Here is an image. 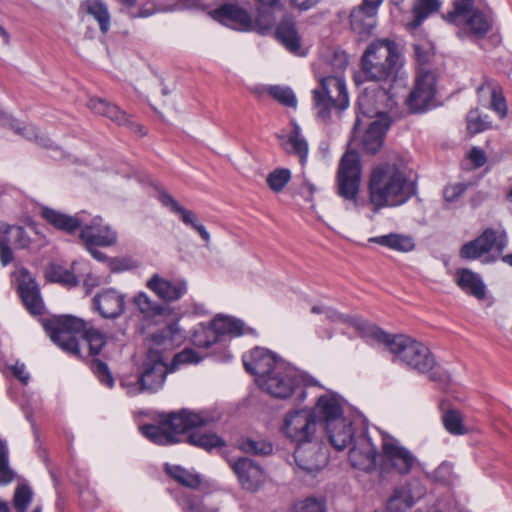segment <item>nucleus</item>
<instances>
[{
    "instance_id": "f257e3e1",
    "label": "nucleus",
    "mask_w": 512,
    "mask_h": 512,
    "mask_svg": "<svg viewBox=\"0 0 512 512\" xmlns=\"http://www.w3.org/2000/svg\"><path fill=\"white\" fill-rule=\"evenodd\" d=\"M219 420V415L209 410L195 412L190 409H181L160 416L159 423L146 424L140 427L141 433L157 445H171L181 441L180 437L192 431L187 436V442L193 446L211 451L222 448L225 441L212 432L201 433L195 430L199 427L209 426Z\"/></svg>"
},
{
    "instance_id": "f03ea898",
    "label": "nucleus",
    "mask_w": 512,
    "mask_h": 512,
    "mask_svg": "<svg viewBox=\"0 0 512 512\" xmlns=\"http://www.w3.org/2000/svg\"><path fill=\"white\" fill-rule=\"evenodd\" d=\"M416 192L417 186L409 178L407 167L401 161L379 163L370 172L368 195L375 212L402 206Z\"/></svg>"
},
{
    "instance_id": "7ed1b4c3",
    "label": "nucleus",
    "mask_w": 512,
    "mask_h": 512,
    "mask_svg": "<svg viewBox=\"0 0 512 512\" xmlns=\"http://www.w3.org/2000/svg\"><path fill=\"white\" fill-rule=\"evenodd\" d=\"M41 325L53 343L75 357H81L77 335L82 334L91 356L99 355L109 338L101 330L88 326L83 319L73 315H52L41 319Z\"/></svg>"
},
{
    "instance_id": "20e7f679",
    "label": "nucleus",
    "mask_w": 512,
    "mask_h": 512,
    "mask_svg": "<svg viewBox=\"0 0 512 512\" xmlns=\"http://www.w3.org/2000/svg\"><path fill=\"white\" fill-rule=\"evenodd\" d=\"M360 328L367 332L378 342L387 346L394 354L395 360L420 373L431 371L436 365L435 358L430 349L423 343L406 335H392L375 325L362 323Z\"/></svg>"
},
{
    "instance_id": "39448f33",
    "label": "nucleus",
    "mask_w": 512,
    "mask_h": 512,
    "mask_svg": "<svg viewBox=\"0 0 512 512\" xmlns=\"http://www.w3.org/2000/svg\"><path fill=\"white\" fill-rule=\"evenodd\" d=\"M360 65L367 81L393 80L401 67L397 43L390 39L373 40L363 52Z\"/></svg>"
},
{
    "instance_id": "423d86ee",
    "label": "nucleus",
    "mask_w": 512,
    "mask_h": 512,
    "mask_svg": "<svg viewBox=\"0 0 512 512\" xmlns=\"http://www.w3.org/2000/svg\"><path fill=\"white\" fill-rule=\"evenodd\" d=\"M312 94L316 115L324 122L331 118L333 112H342L349 105L346 84L339 75L323 77Z\"/></svg>"
},
{
    "instance_id": "0eeeda50",
    "label": "nucleus",
    "mask_w": 512,
    "mask_h": 512,
    "mask_svg": "<svg viewBox=\"0 0 512 512\" xmlns=\"http://www.w3.org/2000/svg\"><path fill=\"white\" fill-rule=\"evenodd\" d=\"M361 180L362 166L359 154L348 149L339 161L335 179L336 194L347 203V208L358 209L361 206Z\"/></svg>"
},
{
    "instance_id": "6e6552de",
    "label": "nucleus",
    "mask_w": 512,
    "mask_h": 512,
    "mask_svg": "<svg viewBox=\"0 0 512 512\" xmlns=\"http://www.w3.org/2000/svg\"><path fill=\"white\" fill-rule=\"evenodd\" d=\"M168 373H171L160 351L150 349L142 363L141 372L135 383L121 382L127 387L128 394L134 395L139 392L155 393L160 390Z\"/></svg>"
},
{
    "instance_id": "1a4fd4ad",
    "label": "nucleus",
    "mask_w": 512,
    "mask_h": 512,
    "mask_svg": "<svg viewBox=\"0 0 512 512\" xmlns=\"http://www.w3.org/2000/svg\"><path fill=\"white\" fill-rule=\"evenodd\" d=\"M474 1L454 0L453 9L444 16V19L455 25L465 24L471 35L482 38L490 31L492 19L474 9Z\"/></svg>"
},
{
    "instance_id": "9d476101",
    "label": "nucleus",
    "mask_w": 512,
    "mask_h": 512,
    "mask_svg": "<svg viewBox=\"0 0 512 512\" xmlns=\"http://www.w3.org/2000/svg\"><path fill=\"white\" fill-rule=\"evenodd\" d=\"M317 425L309 409H298L286 413L281 427L282 433L297 445L311 443L316 436Z\"/></svg>"
},
{
    "instance_id": "9b49d317",
    "label": "nucleus",
    "mask_w": 512,
    "mask_h": 512,
    "mask_svg": "<svg viewBox=\"0 0 512 512\" xmlns=\"http://www.w3.org/2000/svg\"><path fill=\"white\" fill-rule=\"evenodd\" d=\"M507 245L508 237L504 229L487 228L477 238L465 243L459 255L462 259L475 260L490 252L492 248L502 253Z\"/></svg>"
},
{
    "instance_id": "f8f14e48",
    "label": "nucleus",
    "mask_w": 512,
    "mask_h": 512,
    "mask_svg": "<svg viewBox=\"0 0 512 512\" xmlns=\"http://www.w3.org/2000/svg\"><path fill=\"white\" fill-rule=\"evenodd\" d=\"M381 448L383 463L400 475L409 474L417 464L415 455L392 436L383 435Z\"/></svg>"
},
{
    "instance_id": "ddd939ff",
    "label": "nucleus",
    "mask_w": 512,
    "mask_h": 512,
    "mask_svg": "<svg viewBox=\"0 0 512 512\" xmlns=\"http://www.w3.org/2000/svg\"><path fill=\"white\" fill-rule=\"evenodd\" d=\"M436 94V75L432 71H422L415 78L405 103L412 113H422L431 106Z\"/></svg>"
},
{
    "instance_id": "4468645a",
    "label": "nucleus",
    "mask_w": 512,
    "mask_h": 512,
    "mask_svg": "<svg viewBox=\"0 0 512 512\" xmlns=\"http://www.w3.org/2000/svg\"><path fill=\"white\" fill-rule=\"evenodd\" d=\"M300 385V379L292 368L284 363L276 366V369L264 380H260L259 386L271 396L280 399L290 397Z\"/></svg>"
},
{
    "instance_id": "2eb2a0df",
    "label": "nucleus",
    "mask_w": 512,
    "mask_h": 512,
    "mask_svg": "<svg viewBox=\"0 0 512 512\" xmlns=\"http://www.w3.org/2000/svg\"><path fill=\"white\" fill-rule=\"evenodd\" d=\"M215 12L220 19L234 23L241 30H250L254 25L259 29L266 30L271 28L275 21L270 12L261 11L253 21L247 10L235 4H224Z\"/></svg>"
},
{
    "instance_id": "dca6fc26",
    "label": "nucleus",
    "mask_w": 512,
    "mask_h": 512,
    "mask_svg": "<svg viewBox=\"0 0 512 512\" xmlns=\"http://www.w3.org/2000/svg\"><path fill=\"white\" fill-rule=\"evenodd\" d=\"M382 0H362L350 13L351 29L361 40L369 37L376 26V14Z\"/></svg>"
},
{
    "instance_id": "f3484780",
    "label": "nucleus",
    "mask_w": 512,
    "mask_h": 512,
    "mask_svg": "<svg viewBox=\"0 0 512 512\" xmlns=\"http://www.w3.org/2000/svg\"><path fill=\"white\" fill-rule=\"evenodd\" d=\"M348 457L354 468L370 472L376 468L378 450L369 435L362 433L355 437Z\"/></svg>"
},
{
    "instance_id": "a211bd4d",
    "label": "nucleus",
    "mask_w": 512,
    "mask_h": 512,
    "mask_svg": "<svg viewBox=\"0 0 512 512\" xmlns=\"http://www.w3.org/2000/svg\"><path fill=\"white\" fill-rule=\"evenodd\" d=\"M230 467L244 490L255 492L265 481L262 467L249 458L241 457L230 461Z\"/></svg>"
},
{
    "instance_id": "6ab92c4d",
    "label": "nucleus",
    "mask_w": 512,
    "mask_h": 512,
    "mask_svg": "<svg viewBox=\"0 0 512 512\" xmlns=\"http://www.w3.org/2000/svg\"><path fill=\"white\" fill-rule=\"evenodd\" d=\"M80 228L79 236L85 247H108L116 243L117 233L110 226L104 224L101 217L93 218L89 224L84 221Z\"/></svg>"
},
{
    "instance_id": "aec40b11",
    "label": "nucleus",
    "mask_w": 512,
    "mask_h": 512,
    "mask_svg": "<svg viewBox=\"0 0 512 512\" xmlns=\"http://www.w3.org/2000/svg\"><path fill=\"white\" fill-rule=\"evenodd\" d=\"M243 364L246 371L254 375L259 384L260 380H264L276 369V366L283 363L277 361L270 351L256 347L243 357Z\"/></svg>"
},
{
    "instance_id": "412c9836",
    "label": "nucleus",
    "mask_w": 512,
    "mask_h": 512,
    "mask_svg": "<svg viewBox=\"0 0 512 512\" xmlns=\"http://www.w3.org/2000/svg\"><path fill=\"white\" fill-rule=\"evenodd\" d=\"M309 412L313 414L316 425H323L324 429L332 427V425L337 424L338 421L344 418L343 409L339 401L335 397L328 395L320 396L315 406L309 409Z\"/></svg>"
},
{
    "instance_id": "4be33fe9",
    "label": "nucleus",
    "mask_w": 512,
    "mask_h": 512,
    "mask_svg": "<svg viewBox=\"0 0 512 512\" xmlns=\"http://www.w3.org/2000/svg\"><path fill=\"white\" fill-rule=\"evenodd\" d=\"M376 115L377 119L368 124L361 138L363 151L372 155L382 148L385 134L390 126L387 114L377 112Z\"/></svg>"
},
{
    "instance_id": "5701e85b",
    "label": "nucleus",
    "mask_w": 512,
    "mask_h": 512,
    "mask_svg": "<svg viewBox=\"0 0 512 512\" xmlns=\"http://www.w3.org/2000/svg\"><path fill=\"white\" fill-rule=\"evenodd\" d=\"M93 306L103 318H117L125 309V295L110 288L97 293L93 298Z\"/></svg>"
},
{
    "instance_id": "b1692460",
    "label": "nucleus",
    "mask_w": 512,
    "mask_h": 512,
    "mask_svg": "<svg viewBox=\"0 0 512 512\" xmlns=\"http://www.w3.org/2000/svg\"><path fill=\"white\" fill-rule=\"evenodd\" d=\"M207 334L212 335V339L205 341H198V345L208 348L219 340L220 336H240L244 333L243 321L228 317V316H217L211 322V327L206 331Z\"/></svg>"
},
{
    "instance_id": "393cba45",
    "label": "nucleus",
    "mask_w": 512,
    "mask_h": 512,
    "mask_svg": "<svg viewBox=\"0 0 512 512\" xmlns=\"http://www.w3.org/2000/svg\"><path fill=\"white\" fill-rule=\"evenodd\" d=\"M159 201L163 206L169 208L173 213H176L180 216L181 221L187 225L192 227L195 231L199 233L201 238L205 241L206 245L210 242V234L206 230V228L196 221V215L193 211L186 209L182 205H180L174 197L166 191H161L158 197Z\"/></svg>"
},
{
    "instance_id": "a878e982",
    "label": "nucleus",
    "mask_w": 512,
    "mask_h": 512,
    "mask_svg": "<svg viewBox=\"0 0 512 512\" xmlns=\"http://www.w3.org/2000/svg\"><path fill=\"white\" fill-rule=\"evenodd\" d=\"M41 216L55 229L68 234L74 233L81 226H83L84 222L83 213L70 216L49 207H43L41 209Z\"/></svg>"
},
{
    "instance_id": "bb28decb",
    "label": "nucleus",
    "mask_w": 512,
    "mask_h": 512,
    "mask_svg": "<svg viewBox=\"0 0 512 512\" xmlns=\"http://www.w3.org/2000/svg\"><path fill=\"white\" fill-rule=\"evenodd\" d=\"M147 287L164 301H176L187 291V287L184 282L168 281L157 274L147 282Z\"/></svg>"
},
{
    "instance_id": "cd10ccee",
    "label": "nucleus",
    "mask_w": 512,
    "mask_h": 512,
    "mask_svg": "<svg viewBox=\"0 0 512 512\" xmlns=\"http://www.w3.org/2000/svg\"><path fill=\"white\" fill-rule=\"evenodd\" d=\"M330 444L337 451H342L354 442V429L351 422L345 418L332 427L325 428Z\"/></svg>"
},
{
    "instance_id": "c85d7f7f",
    "label": "nucleus",
    "mask_w": 512,
    "mask_h": 512,
    "mask_svg": "<svg viewBox=\"0 0 512 512\" xmlns=\"http://www.w3.org/2000/svg\"><path fill=\"white\" fill-rule=\"evenodd\" d=\"M282 149L288 154H295L300 158L301 164L307 159L308 144L300 133V127L294 123L292 131L284 136H278Z\"/></svg>"
},
{
    "instance_id": "c756f323",
    "label": "nucleus",
    "mask_w": 512,
    "mask_h": 512,
    "mask_svg": "<svg viewBox=\"0 0 512 512\" xmlns=\"http://www.w3.org/2000/svg\"><path fill=\"white\" fill-rule=\"evenodd\" d=\"M87 107L95 114L104 116L114 121L118 125L129 123V117L117 105L108 102L106 99L91 97Z\"/></svg>"
},
{
    "instance_id": "7c9ffc66",
    "label": "nucleus",
    "mask_w": 512,
    "mask_h": 512,
    "mask_svg": "<svg viewBox=\"0 0 512 512\" xmlns=\"http://www.w3.org/2000/svg\"><path fill=\"white\" fill-rule=\"evenodd\" d=\"M18 288L26 309L34 315L42 314L44 305L36 282L31 278L28 280L24 278L20 281Z\"/></svg>"
},
{
    "instance_id": "2f4dec72",
    "label": "nucleus",
    "mask_w": 512,
    "mask_h": 512,
    "mask_svg": "<svg viewBox=\"0 0 512 512\" xmlns=\"http://www.w3.org/2000/svg\"><path fill=\"white\" fill-rule=\"evenodd\" d=\"M458 285L470 295L482 300L486 296V288L481 277L469 269L458 271Z\"/></svg>"
},
{
    "instance_id": "473e14b6",
    "label": "nucleus",
    "mask_w": 512,
    "mask_h": 512,
    "mask_svg": "<svg viewBox=\"0 0 512 512\" xmlns=\"http://www.w3.org/2000/svg\"><path fill=\"white\" fill-rule=\"evenodd\" d=\"M369 241L404 253L412 251L415 247L412 237L397 233L372 237Z\"/></svg>"
},
{
    "instance_id": "72a5a7b5",
    "label": "nucleus",
    "mask_w": 512,
    "mask_h": 512,
    "mask_svg": "<svg viewBox=\"0 0 512 512\" xmlns=\"http://www.w3.org/2000/svg\"><path fill=\"white\" fill-rule=\"evenodd\" d=\"M165 472L180 485L197 490L202 483L200 474L189 471L179 465H165Z\"/></svg>"
},
{
    "instance_id": "f704fd0d",
    "label": "nucleus",
    "mask_w": 512,
    "mask_h": 512,
    "mask_svg": "<svg viewBox=\"0 0 512 512\" xmlns=\"http://www.w3.org/2000/svg\"><path fill=\"white\" fill-rule=\"evenodd\" d=\"M441 6L439 0H415L412 7L413 20L407 24L410 30L417 29L425 19L436 13Z\"/></svg>"
},
{
    "instance_id": "c9c22d12",
    "label": "nucleus",
    "mask_w": 512,
    "mask_h": 512,
    "mask_svg": "<svg viewBox=\"0 0 512 512\" xmlns=\"http://www.w3.org/2000/svg\"><path fill=\"white\" fill-rule=\"evenodd\" d=\"M276 36L291 52L299 50L300 38L292 20L285 19L281 21L276 28Z\"/></svg>"
},
{
    "instance_id": "e433bc0d",
    "label": "nucleus",
    "mask_w": 512,
    "mask_h": 512,
    "mask_svg": "<svg viewBox=\"0 0 512 512\" xmlns=\"http://www.w3.org/2000/svg\"><path fill=\"white\" fill-rule=\"evenodd\" d=\"M84 6L86 12L98 22L100 31L107 33L111 20L107 5L100 0H86Z\"/></svg>"
},
{
    "instance_id": "4c0bfd02",
    "label": "nucleus",
    "mask_w": 512,
    "mask_h": 512,
    "mask_svg": "<svg viewBox=\"0 0 512 512\" xmlns=\"http://www.w3.org/2000/svg\"><path fill=\"white\" fill-rule=\"evenodd\" d=\"M9 126L16 134L23 136L27 140L35 141L42 147L49 148L52 146L50 138L33 125H21L18 121L12 120Z\"/></svg>"
},
{
    "instance_id": "58836bf2",
    "label": "nucleus",
    "mask_w": 512,
    "mask_h": 512,
    "mask_svg": "<svg viewBox=\"0 0 512 512\" xmlns=\"http://www.w3.org/2000/svg\"><path fill=\"white\" fill-rule=\"evenodd\" d=\"M442 423L445 429L452 435H464L468 429L463 423V415L460 411L449 409L442 415Z\"/></svg>"
},
{
    "instance_id": "ea45409f",
    "label": "nucleus",
    "mask_w": 512,
    "mask_h": 512,
    "mask_svg": "<svg viewBox=\"0 0 512 512\" xmlns=\"http://www.w3.org/2000/svg\"><path fill=\"white\" fill-rule=\"evenodd\" d=\"M239 448L246 454L256 456H267L273 451V446L265 440H255L252 438H242L239 442Z\"/></svg>"
},
{
    "instance_id": "a19ab883",
    "label": "nucleus",
    "mask_w": 512,
    "mask_h": 512,
    "mask_svg": "<svg viewBox=\"0 0 512 512\" xmlns=\"http://www.w3.org/2000/svg\"><path fill=\"white\" fill-rule=\"evenodd\" d=\"M414 501L409 491L397 489L387 501V510L390 512H402L412 507Z\"/></svg>"
},
{
    "instance_id": "79ce46f5",
    "label": "nucleus",
    "mask_w": 512,
    "mask_h": 512,
    "mask_svg": "<svg viewBox=\"0 0 512 512\" xmlns=\"http://www.w3.org/2000/svg\"><path fill=\"white\" fill-rule=\"evenodd\" d=\"M292 174L288 168H276L266 178L268 187L275 193L281 192L291 180Z\"/></svg>"
},
{
    "instance_id": "37998d69",
    "label": "nucleus",
    "mask_w": 512,
    "mask_h": 512,
    "mask_svg": "<svg viewBox=\"0 0 512 512\" xmlns=\"http://www.w3.org/2000/svg\"><path fill=\"white\" fill-rule=\"evenodd\" d=\"M133 302L140 312L148 317L162 315L165 310L163 305L154 303L144 292L138 293L134 297Z\"/></svg>"
},
{
    "instance_id": "c03bdc74",
    "label": "nucleus",
    "mask_w": 512,
    "mask_h": 512,
    "mask_svg": "<svg viewBox=\"0 0 512 512\" xmlns=\"http://www.w3.org/2000/svg\"><path fill=\"white\" fill-rule=\"evenodd\" d=\"M269 95L280 104L295 108L297 106V99L290 87L274 85L268 88Z\"/></svg>"
},
{
    "instance_id": "a18cd8bd",
    "label": "nucleus",
    "mask_w": 512,
    "mask_h": 512,
    "mask_svg": "<svg viewBox=\"0 0 512 512\" xmlns=\"http://www.w3.org/2000/svg\"><path fill=\"white\" fill-rule=\"evenodd\" d=\"M467 132L470 135H475L488 130L491 127V122L487 116L482 117L478 109H472L467 114Z\"/></svg>"
},
{
    "instance_id": "49530a36",
    "label": "nucleus",
    "mask_w": 512,
    "mask_h": 512,
    "mask_svg": "<svg viewBox=\"0 0 512 512\" xmlns=\"http://www.w3.org/2000/svg\"><path fill=\"white\" fill-rule=\"evenodd\" d=\"M414 57L417 63L421 66L429 64L434 55V46L428 40H420L412 44Z\"/></svg>"
},
{
    "instance_id": "de8ad7c7",
    "label": "nucleus",
    "mask_w": 512,
    "mask_h": 512,
    "mask_svg": "<svg viewBox=\"0 0 512 512\" xmlns=\"http://www.w3.org/2000/svg\"><path fill=\"white\" fill-rule=\"evenodd\" d=\"M1 231L12 235V243L17 249H27L31 244V238L22 226L5 225Z\"/></svg>"
},
{
    "instance_id": "09e8293b",
    "label": "nucleus",
    "mask_w": 512,
    "mask_h": 512,
    "mask_svg": "<svg viewBox=\"0 0 512 512\" xmlns=\"http://www.w3.org/2000/svg\"><path fill=\"white\" fill-rule=\"evenodd\" d=\"M183 512H207L202 498L197 495L183 493L177 498Z\"/></svg>"
},
{
    "instance_id": "8fccbe9b",
    "label": "nucleus",
    "mask_w": 512,
    "mask_h": 512,
    "mask_svg": "<svg viewBox=\"0 0 512 512\" xmlns=\"http://www.w3.org/2000/svg\"><path fill=\"white\" fill-rule=\"evenodd\" d=\"M50 279L67 286H76L79 282L77 277L71 271L60 266H52L50 270Z\"/></svg>"
},
{
    "instance_id": "3c124183",
    "label": "nucleus",
    "mask_w": 512,
    "mask_h": 512,
    "mask_svg": "<svg viewBox=\"0 0 512 512\" xmlns=\"http://www.w3.org/2000/svg\"><path fill=\"white\" fill-rule=\"evenodd\" d=\"M32 500V491L27 485L18 486L13 497V504L17 512H25Z\"/></svg>"
},
{
    "instance_id": "603ef678",
    "label": "nucleus",
    "mask_w": 512,
    "mask_h": 512,
    "mask_svg": "<svg viewBox=\"0 0 512 512\" xmlns=\"http://www.w3.org/2000/svg\"><path fill=\"white\" fill-rule=\"evenodd\" d=\"M91 369L102 384L108 386L109 388L113 387L114 379L109 371L108 365L105 362L99 359H94L91 364Z\"/></svg>"
},
{
    "instance_id": "864d4df0",
    "label": "nucleus",
    "mask_w": 512,
    "mask_h": 512,
    "mask_svg": "<svg viewBox=\"0 0 512 512\" xmlns=\"http://www.w3.org/2000/svg\"><path fill=\"white\" fill-rule=\"evenodd\" d=\"M296 508L298 512H326L325 500L313 496L300 501Z\"/></svg>"
},
{
    "instance_id": "5fc2aeb1",
    "label": "nucleus",
    "mask_w": 512,
    "mask_h": 512,
    "mask_svg": "<svg viewBox=\"0 0 512 512\" xmlns=\"http://www.w3.org/2000/svg\"><path fill=\"white\" fill-rule=\"evenodd\" d=\"M199 362L197 353L192 349H184L183 351L174 355L169 368L171 372H174L182 364H190Z\"/></svg>"
},
{
    "instance_id": "6e6d98bb",
    "label": "nucleus",
    "mask_w": 512,
    "mask_h": 512,
    "mask_svg": "<svg viewBox=\"0 0 512 512\" xmlns=\"http://www.w3.org/2000/svg\"><path fill=\"white\" fill-rule=\"evenodd\" d=\"M470 183H454L445 186L443 189V197L445 202H456L468 189Z\"/></svg>"
},
{
    "instance_id": "4d7b16f0",
    "label": "nucleus",
    "mask_w": 512,
    "mask_h": 512,
    "mask_svg": "<svg viewBox=\"0 0 512 512\" xmlns=\"http://www.w3.org/2000/svg\"><path fill=\"white\" fill-rule=\"evenodd\" d=\"M14 479V473L9 468L8 456L4 450H0V485H6Z\"/></svg>"
},
{
    "instance_id": "13d9d810",
    "label": "nucleus",
    "mask_w": 512,
    "mask_h": 512,
    "mask_svg": "<svg viewBox=\"0 0 512 512\" xmlns=\"http://www.w3.org/2000/svg\"><path fill=\"white\" fill-rule=\"evenodd\" d=\"M9 244L10 240L6 235L0 236V262L2 266H7L14 260L13 251Z\"/></svg>"
},
{
    "instance_id": "bf43d9fd",
    "label": "nucleus",
    "mask_w": 512,
    "mask_h": 512,
    "mask_svg": "<svg viewBox=\"0 0 512 512\" xmlns=\"http://www.w3.org/2000/svg\"><path fill=\"white\" fill-rule=\"evenodd\" d=\"M468 158L475 168L484 166L487 161L485 152L479 147H472L468 153Z\"/></svg>"
},
{
    "instance_id": "052dcab7",
    "label": "nucleus",
    "mask_w": 512,
    "mask_h": 512,
    "mask_svg": "<svg viewBox=\"0 0 512 512\" xmlns=\"http://www.w3.org/2000/svg\"><path fill=\"white\" fill-rule=\"evenodd\" d=\"M491 105L493 109L500 114L501 117H505L507 113V107L505 99L502 95H498L496 89L492 91Z\"/></svg>"
},
{
    "instance_id": "680f3d73",
    "label": "nucleus",
    "mask_w": 512,
    "mask_h": 512,
    "mask_svg": "<svg viewBox=\"0 0 512 512\" xmlns=\"http://www.w3.org/2000/svg\"><path fill=\"white\" fill-rule=\"evenodd\" d=\"M349 63L348 55L345 52H335L331 61V65L337 72L343 71Z\"/></svg>"
},
{
    "instance_id": "e2e57ef3",
    "label": "nucleus",
    "mask_w": 512,
    "mask_h": 512,
    "mask_svg": "<svg viewBox=\"0 0 512 512\" xmlns=\"http://www.w3.org/2000/svg\"><path fill=\"white\" fill-rule=\"evenodd\" d=\"M13 375L20 380L23 384H27L30 376L26 371V367L23 363L16 362L15 365L11 367Z\"/></svg>"
},
{
    "instance_id": "0e129e2a",
    "label": "nucleus",
    "mask_w": 512,
    "mask_h": 512,
    "mask_svg": "<svg viewBox=\"0 0 512 512\" xmlns=\"http://www.w3.org/2000/svg\"><path fill=\"white\" fill-rule=\"evenodd\" d=\"M320 0H290L291 5L301 11L309 10L315 7Z\"/></svg>"
},
{
    "instance_id": "69168bd1",
    "label": "nucleus",
    "mask_w": 512,
    "mask_h": 512,
    "mask_svg": "<svg viewBox=\"0 0 512 512\" xmlns=\"http://www.w3.org/2000/svg\"><path fill=\"white\" fill-rule=\"evenodd\" d=\"M325 316L327 319H329L333 322L348 323L350 321L349 317L342 315V314L338 313L336 310L329 308V307H327V310H325Z\"/></svg>"
},
{
    "instance_id": "338daca9",
    "label": "nucleus",
    "mask_w": 512,
    "mask_h": 512,
    "mask_svg": "<svg viewBox=\"0 0 512 512\" xmlns=\"http://www.w3.org/2000/svg\"><path fill=\"white\" fill-rule=\"evenodd\" d=\"M294 458L298 463L299 467L306 471H312L313 467L307 463H303V451L298 447L294 452Z\"/></svg>"
},
{
    "instance_id": "774afa93",
    "label": "nucleus",
    "mask_w": 512,
    "mask_h": 512,
    "mask_svg": "<svg viewBox=\"0 0 512 512\" xmlns=\"http://www.w3.org/2000/svg\"><path fill=\"white\" fill-rule=\"evenodd\" d=\"M262 8L277 9L281 7V0H257Z\"/></svg>"
}]
</instances>
